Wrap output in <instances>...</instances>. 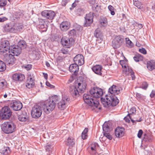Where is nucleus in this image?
<instances>
[{
	"mask_svg": "<svg viewBox=\"0 0 155 155\" xmlns=\"http://www.w3.org/2000/svg\"><path fill=\"white\" fill-rule=\"evenodd\" d=\"M10 107L14 110H19L22 107V104L20 101H14L11 103Z\"/></svg>",
	"mask_w": 155,
	"mask_h": 155,
	"instance_id": "13",
	"label": "nucleus"
},
{
	"mask_svg": "<svg viewBox=\"0 0 155 155\" xmlns=\"http://www.w3.org/2000/svg\"><path fill=\"white\" fill-rule=\"evenodd\" d=\"M10 48V52H12L13 55L17 56L19 54L21 51L22 49L21 47H19L17 45H13L11 46Z\"/></svg>",
	"mask_w": 155,
	"mask_h": 155,
	"instance_id": "15",
	"label": "nucleus"
},
{
	"mask_svg": "<svg viewBox=\"0 0 155 155\" xmlns=\"http://www.w3.org/2000/svg\"><path fill=\"white\" fill-rule=\"evenodd\" d=\"M148 86V84L146 82H143L142 84V88L144 89H146Z\"/></svg>",
	"mask_w": 155,
	"mask_h": 155,
	"instance_id": "55",
	"label": "nucleus"
},
{
	"mask_svg": "<svg viewBox=\"0 0 155 155\" xmlns=\"http://www.w3.org/2000/svg\"><path fill=\"white\" fill-rule=\"evenodd\" d=\"M110 124L108 122H105L103 125V132H108L110 130Z\"/></svg>",
	"mask_w": 155,
	"mask_h": 155,
	"instance_id": "30",
	"label": "nucleus"
},
{
	"mask_svg": "<svg viewBox=\"0 0 155 155\" xmlns=\"http://www.w3.org/2000/svg\"><path fill=\"white\" fill-rule=\"evenodd\" d=\"M74 41L73 38H62L61 42L62 46L67 48H69L74 44Z\"/></svg>",
	"mask_w": 155,
	"mask_h": 155,
	"instance_id": "10",
	"label": "nucleus"
},
{
	"mask_svg": "<svg viewBox=\"0 0 155 155\" xmlns=\"http://www.w3.org/2000/svg\"><path fill=\"white\" fill-rule=\"evenodd\" d=\"M155 67V62L154 61L151 60L147 62V68L150 71H152Z\"/></svg>",
	"mask_w": 155,
	"mask_h": 155,
	"instance_id": "26",
	"label": "nucleus"
},
{
	"mask_svg": "<svg viewBox=\"0 0 155 155\" xmlns=\"http://www.w3.org/2000/svg\"><path fill=\"white\" fill-rule=\"evenodd\" d=\"M29 117L26 112H23L22 114L18 116V119L21 122L28 121Z\"/></svg>",
	"mask_w": 155,
	"mask_h": 155,
	"instance_id": "25",
	"label": "nucleus"
},
{
	"mask_svg": "<svg viewBox=\"0 0 155 155\" xmlns=\"http://www.w3.org/2000/svg\"><path fill=\"white\" fill-rule=\"evenodd\" d=\"M41 107L38 105H35L32 108L31 114L33 117L35 118L40 117L42 114Z\"/></svg>",
	"mask_w": 155,
	"mask_h": 155,
	"instance_id": "7",
	"label": "nucleus"
},
{
	"mask_svg": "<svg viewBox=\"0 0 155 155\" xmlns=\"http://www.w3.org/2000/svg\"><path fill=\"white\" fill-rule=\"evenodd\" d=\"M46 85L50 87L51 88H54L55 86L54 85L51 84L50 83H49L48 81H47L46 82Z\"/></svg>",
	"mask_w": 155,
	"mask_h": 155,
	"instance_id": "61",
	"label": "nucleus"
},
{
	"mask_svg": "<svg viewBox=\"0 0 155 155\" xmlns=\"http://www.w3.org/2000/svg\"><path fill=\"white\" fill-rule=\"evenodd\" d=\"M124 42V38L122 36H117L112 40V46L114 49H117L119 48Z\"/></svg>",
	"mask_w": 155,
	"mask_h": 155,
	"instance_id": "5",
	"label": "nucleus"
},
{
	"mask_svg": "<svg viewBox=\"0 0 155 155\" xmlns=\"http://www.w3.org/2000/svg\"><path fill=\"white\" fill-rule=\"evenodd\" d=\"M129 116L127 115L126 117L124 118V119L126 122L130 123V120H129Z\"/></svg>",
	"mask_w": 155,
	"mask_h": 155,
	"instance_id": "62",
	"label": "nucleus"
},
{
	"mask_svg": "<svg viewBox=\"0 0 155 155\" xmlns=\"http://www.w3.org/2000/svg\"><path fill=\"white\" fill-rule=\"evenodd\" d=\"M32 67V65L31 64H28L25 66V68L28 71L30 70Z\"/></svg>",
	"mask_w": 155,
	"mask_h": 155,
	"instance_id": "56",
	"label": "nucleus"
},
{
	"mask_svg": "<svg viewBox=\"0 0 155 155\" xmlns=\"http://www.w3.org/2000/svg\"><path fill=\"white\" fill-rule=\"evenodd\" d=\"M21 14V12L19 11H18L15 12L13 15L16 18H19Z\"/></svg>",
	"mask_w": 155,
	"mask_h": 155,
	"instance_id": "51",
	"label": "nucleus"
},
{
	"mask_svg": "<svg viewBox=\"0 0 155 155\" xmlns=\"http://www.w3.org/2000/svg\"><path fill=\"white\" fill-rule=\"evenodd\" d=\"M70 0H62L61 2V4L63 6H64Z\"/></svg>",
	"mask_w": 155,
	"mask_h": 155,
	"instance_id": "59",
	"label": "nucleus"
},
{
	"mask_svg": "<svg viewBox=\"0 0 155 155\" xmlns=\"http://www.w3.org/2000/svg\"><path fill=\"white\" fill-rule=\"evenodd\" d=\"M126 43L128 45V47H132L133 46V44L132 41L129 39L128 38H125Z\"/></svg>",
	"mask_w": 155,
	"mask_h": 155,
	"instance_id": "45",
	"label": "nucleus"
},
{
	"mask_svg": "<svg viewBox=\"0 0 155 155\" xmlns=\"http://www.w3.org/2000/svg\"><path fill=\"white\" fill-rule=\"evenodd\" d=\"M38 27L40 29H43V31H46L47 29V26L46 24L41 25H38Z\"/></svg>",
	"mask_w": 155,
	"mask_h": 155,
	"instance_id": "49",
	"label": "nucleus"
},
{
	"mask_svg": "<svg viewBox=\"0 0 155 155\" xmlns=\"http://www.w3.org/2000/svg\"><path fill=\"white\" fill-rule=\"evenodd\" d=\"M150 97L152 98L155 97V91L153 90L150 94Z\"/></svg>",
	"mask_w": 155,
	"mask_h": 155,
	"instance_id": "63",
	"label": "nucleus"
},
{
	"mask_svg": "<svg viewBox=\"0 0 155 155\" xmlns=\"http://www.w3.org/2000/svg\"><path fill=\"white\" fill-rule=\"evenodd\" d=\"M13 28V26L11 23L6 24L4 27V30L6 32H12Z\"/></svg>",
	"mask_w": 155,
	"mask_h": 155,
	"instance_id": "29",
	"label": "nucleus"
},
{
	"mask_svg": "<svg viewBox=\"0 0 155 155\" xmlns=\"http://www.w3.org/2000/svg\"><path fill=\"white\" fill-rule=\"evenodd\" d=\"M9 41L7 40H4L1 42L0 45L2 46L6 47V48H9L10 47Z\"/></svg>",
	"mask_w": 155,
	"mask_h": 155,
	"instance_id": "36",
	"label": "nucleus"
},
{
	"mask_svg": "<svg viewBox=\"0 0 155 155\" xmlns=\"http://www.w3.org/2000/svg\"><path fill=\"white\" fill-rule=\"evenodd\" d=\"M75 86L79 92L82 93H84L86 90L87 84L85 81H81L80 82H78V85H76Z\"/></svg>",
	"mask_w": 155,
	"mask_h": 155,
	"instance_id": "16",
	"label": "nucleus"
},
{
	"mask_svg": "<svg viewBox=\"0 0 155 155\" xmlns=\"http://www.w3.org/2000/svg\"><path fill=\"white\" fill-rule=\"evenodd\" d=\"M68 48H62L60 52L64 54H67L69 53V50L68 49Z\"/></svg>",
	"mask_w": 155,
	"mask_h": 155,
	"instance_id": "47",
	"label": "nucleus"
},
{
	"mask_svg": "<svg viewBox=\"0 0 155 155\" xmlns=\"http://www.w3.org/2000/svg\"><path fill=\"white\" fill-rule=\"evenodd\" d=\"M100 25L101 27H103L105 28L107 25V18L105 17H103L101 18L100 21Z\"/></svg>",
	"mask_w": 155,
	"mask_h": 155,
	"instance_id": "31",
	"label": "nucleus"
},
{
	"mask_svg": "<svg viewBox=\"0 0 155 155\" xmlns=\"http://www.w3.org/2000/svg\"><path fill=\"white\" fill-rule=\"evenodd\" d=\"M90 93L93 97L99 98L103 94L102 90L97 87H94L90 91Z\"/></svg>",
	"mask_w": 155,
	"mask_h": 155,
	"instance_id": "8",
	"label": "nucleus"
},
{
	"mask_svg": "<svg viewBox=\"0 0 155 155\" xmlns=\"http://www.w3.org/2000/svg\"><path fill=\"white\" fill-rule=\"evenodd\" d=\"M74 64L78 65L81 66L84 63V58L83 56L81 54L76 55L74 58Z\"/></svg>",
	"mask_w": 155,
	"mask_h": 155,
	"instance_id": "14",
	"label": "nucleus"
},
{
	"mask_svg": "<svg viewBox=\"0 0 155 155\" xmlns=\"http://www.w3.org/2000/svg\"><path fill=\"white\" fill-rule=\"evenodd\" d=\"M58 97L57 95H54L52 96L49 100L51 101L52 102L54 103L56 105V104L57 103V102L58 100Z\"/></svg>",
	"mask_w": 155,
	"mask_h": 155,
	"instance_id": "37",
	"label": "nucleus"
},
{
	"mask_svg": "<svg viewBox=\"0 0 155 155\" xmlns=\"http://www.w3.org/2000/svg\"><path fill=\"white\" fill-rule=\"evenodd\" d=\"M134 59L136 62L142 61L143 60V57L139 54H137L134 57Z\"/></svg>",
	"mask_w": 155,
	"mask_h": 155,
	"instance_id": "34",
	"label": "nucleus"
},
{
	"mask_svg": "<svg viewBox=\"0 0 155 155\" xmlns=\"http://www.w3.org/2000/svg\"><path fill=\"white\" fill-rule=\"evenodd\" d=\"M136 112V108L134 107H133L130 109L129 112V113L128 114V115L129 116L134 115L135 114Z\"/></svg>",
	"mask_w": 155,
	"mask_h": 155,
	"instance_id": "42",
	"label": "nucleus"
},
{
	"mask_svg": "<svg viewBox=\"0 0 155 155\" xmlns=\"http://www.w3.org/2000/svg\"><path fill=\"white\" fill-rule=\"evenodd\" d=\"M69 100L70 99L67 96L62 97L61 100L58 103V108L61 110H64Z\"/></svg>",
	"mask_w": 155,
	"mask_h": 155,
	"instance_id": "12",
	"label": "nucleus"
},
{
	"mask_svg": "<svg viewBox=\"0 0 155 155\" xmlns=\"http://www.w3.org/2000/svg\"><path fill=\"white\" fill-rule=\"evenodd\" d=\"M101 35V32L100 29L99 28L96 29L94 33V36L96 38H100Z\"/></svg>",
	"mask_w": 155,
	"mask_h": 155,
	"instance_id": "40",
	"label": "nucleus"
},
{
	"mask_svg": "<svg viewBox=\"0 0 155 155\" xmlns=\"http://www.w3.org/2000/svg\"><path fill=\"white\" fill-rule=\"evenodd\" d=\"M143 140L145 141H148L150 142L153 140L152 137L150 135H147L146 134L144 135Z\"/></svg>",
	"mask_w": 155,
	"mask_h": 155,
	"instance_id": "35",
	"label": "nucleus"
},
{
	"mask_svg": "<svg viewBox=\"0 0 155 155\" xmlns=\"http://www.w3.org/2000/svg\"><path fill=\"white\" fill-rule=\"evenodd\" d=\"M12 79L15 81H22L25 78V75L20 73L14 74L12 76Z\"/></svg>",
	"mask_w": 155,
	"mask_h": 155,
	"instance_id": "20",
	"label": "nucleus"
},
{
	"mask_svg": "<svg viewBox=\"0 0 155 155\" xmlns=\"http://www.w3.org/2000/svg\"><path fill=\"white\" fill-rule=\"evenodd\" d=\"M85 18H88L89 19H93V17L92 15H91V14H88L87 15H86V16L85 17Z\"/></svg>",
	"mask_w": 155,
	"mask_h": 155,
	"instance_id": "64",
	"label": "nucleus"
},
{
	"mask_svg": "<svg viewBox=\"0 0 155 155\" xmlns=\"http://www.w3.org/2000/svg\"><path fill=\"white\" fill-rule=\"evenodd\" d=\"M117 86L113 85L109 89L108 92L110 93L109 95H107L105 98H101V102L104 107H108L110 106H115L119 103V101L115 95L120 93Z\"/></svg>",
	"mask_w": 155,
	"mask_h": 155,
	"instance_id": "1",
	"label": "nucleus"
},
{
	"mask_svg": "<svg viewBox=\"0 0 155 155\" xmlns=\"http://www.w3.org/2000/svg\"><path fill=\"white\" fill-rule=\"evenodd\" d=\"M68 35L69 36L71 37V38H73L76 35V32L75 29H73L70 31Z\"/></svg>",
	"mask_w": 155,
	"mask_h": 155,
	"instance_id": "43",
	"label": "nucleus"
},
{
	"mask_svg": "<svg viewBox=\"0 0 155 155\" xmlns=\"http://www.w3.org/2000/svg\"><path fill=\"white\" fill-rule=\"evenodd\" d=\"M133 70L131 68L128 66L127 67L126 66H124V68L123 69V73L126 75H129L131 73H133Z\"/></svg>",
	"mask_w": 155,
	"mask_h": 155,
	"instance_id": "28",
	"label": "nucleus"
},
{
	"mask_svg": "<svg viewBox=\"0 0 155 155\" xmlns=\"http://www.w3.org/2000/svg\"><path fill=\"white\" fill-rule=\"evenodd\" d=\"M7 3L6 0H0V7H3L5 6Z\"/></svg>",
	"mask_w": 155,
	"mask_h": 155,
	"instance_id": "50",
	"label": "nucleus"
},
{
	"mask_svg": "<svg viewBox=\"0 0 155 155\" xmlns=\"http://www.w3.org/2000/svg\"><path fill=\"white\" fill-rule=\"evenodd\" d=\"M136 96L137 100H140L142 98V95L139 93H136Z\"/></svg>",
	"mask_w": 155,
	"mask_h": 155,
	"instance_id": "60",
	"label": "nucleus"
},
{
	"mask_svg": "<svg viewBox=\"0 0 155 155\" xmlns=\"http://www.w3.org/2000/svg\"><path fill=\"white\" fill-rule=\"evenodd\" d=\"M2 153L5 155H8L10 153V148L8 147H4L2 150Z\"/></svg>",
	"mask_w": 155,
	"mask_h": 155,
	"instance_id": "39",
	"label": "nucleus"
},
{
	"mask_svg": "<svg viewBox=\"0 0 155 155\" xmlns=\"http://www.w3.org/2000/svg\"><path fill=\"white\" fill-rule=\"evenodd\" d=\"M60 28L63 31H66L70 28V24L67 21L63 22L60 25Z\"/></svg>",
	"mask_w": 155,
	"mask_h": 155,
	"instance_id": "27",
	"label": "nucleus"
},
{
	"mask_svg": "<svg viewBox=\"0 0 155 155\" xmlns=\"http://www.w3.org/2000/svg\"><path fill=\"white\" fill-rule=\"evenodd\" d=\"M69 70L71 72H73L74 74L76 76L79 70L78 65L74 63L72 64L69 66Z\"/></svg>",
	"mask_w": 155,
	"mask_h": 155,
	"instance_id": "21",
	"label": "nucleus"
},
{
	"mask_svg": "<svg viewBox=\"0 0 155 155\" xmlns=\"http://www.w3.org/2000/svg\"><path fill=\"white\" fill-rule=\"evenodd\" d=\"M12 115V112L9 107H3L0 111V120H6L9 119Z\"/></svg>",
	"mask_w": 155,
	"mask_h": 155,
	"instance_id": "4",
	"label": "nucleus"
},
{
	"mask_svg": "<svg viewBox=\"0 0 155 155\" xmlns=\"http://www.w3.org/2000/svg\"><path fill=\"white\" fill-rule=\"evenodd\" d=\"M55 107V103L52 102L49 100L45 101L42 106L44 111L47 114L52 111Z\"/></svg>",
	"mask_w": 155,
	"mask_h": 155,
	"instance_id": "6",
	"label": "nucleus"
},
{
	"mask_svg": "<svg viewBox=\"0 0 155 155\" xmlns=\"http://www.w3.org/2000/svg\"><path fill=\"white\" fill-rule=\"evenodd\" d=\"M25 44V42L24 41H21L18 43L19 47H21V48L23 47Z\"/></svg>",
	"mask_w": 155,
	"mask_h": 155,
	"instance_id": "53",
	"label": "nucleus"
},
{
	"mask_svg": "<svg viewBox=\"0 0 155 155\" xmlns=\"http://www.w3.org/2000/svg\"><path fill=\"white\" fill-rule=\"evenodd\" d=\"M85 21L84 24V27H87L90 26L93 22V19L85 18Z\"/></svg>",
	"mask_w": 155,
	"mask_h": 155,
	"instance_id": "33",
	"label": "nucleus"
},
{
	"mask_svg": "<svg viewBox=\"0 0 155 155\" xmlns=\"http://www.w3.org/2000/svg\"><path fill=\"white\" fill-rule=\"evenodd\" d=\"M69 92L73 97H76L79 95V92L76 86H72L69 87Z\"/></svg>",
	"mask_w": 155,
	"mask_h": 155,
	"instance_id": "17",
	"label": "nucleus"
},
{
	"mask_svg": "<svg viewBox=\"0 0 155 155\" xmlns=\"http://www.w3.org/2000/svg\"><path fill=\"white\" fill-rule=\"evenodd\" d=\"M108 8L111 14L113 15L115 14V12L114 11V8L111 5H109L108 6Z\"/></svg>",
	"mask_w": 155,
	"mask_h": 155,
	"instance_id": "48",
	"label": "nucleus"
},
{
	"mask_svg": "<svg viewBox=\"0 0 155 155\" xmlns=\"http://www.w3.org/2000/svg\"><path fill=\"white\" fill-rule=\"evenodd\" d=\"M8 51V53H10V48H6L0 45V54H6V52Z\"/></svg>",
	"mask_w": 155,
	"mask_h": 155,
	"instance_id": "32",
	"label": "nucleus"
},
{
	"mask_svg": "<svg viewBox=\"0 0 155 155\" xmlns=\"http://www.w3.org/2000/svg\"><path fill=\"white\" fill-rule=\"evenodd\" d=\"M125 129L123 127H117L115 131V134L116 137L118 138L122 137L124 134Z\"/></svg>",
	"mask_w": 155,
	"mask_h": 155,
	"instance_id": "19",
	"label": "nucleus"
},
{
	"mask_svg": "<svg viewBox=\"0 0 155 155\" xmlns=\"http://www.w3.org/2000/svg\"><path fill=\"white\" fill-rule=\"evenodd\" d=\"M45 23L44 20L40 18L38 19V25H41L44 24H45Z\"/></svg>",
	"mask_w": 155,
	"mask_h": 155,
	"instance_id": "52",
	"label": "nucleus"
},
{
	"mask_svg": "<svg viewBox=\"0 0 155 155\" xmlns=\"http://www.w3.org/2000/svg\"><path fill=\"white\" fill-rule=\"evenodd\" d=\"M107 132H103V135L104 137L107 138L110 140H111L112 139V136L110 135V133H107Z\"/></svg>",
	"mask_w": 155,
	"mask_h": 155,
	"instance_id": "46",
	"label": "nucleus"
},
{
	"mask_svg": "<svg viewBox=\"0 0 155 155\" xmlns=\"http://www.w3.org/2000/svg\"><path fill=\"white\" fill-rule=\"evenodd\" d=\"M6 69L5 64L2 61L0 60V72L4 71Z\"/></svg>",
	"mask_w": 155,
	"mask_h": 155,
	"instance_id": "38",
	"label": "nucleus"
},
{
	"mask_svg": "<svg viewBox=\"0 0 155 155\" xmlns=\"http://www.w3.org/2000/svg\"><path fill=\"white\" fill-rule=\"evenodd\" d=\"M102 68L103 67L101 65L97 64L93 66L92 69L95 73L99 75H101Z\"/></svg>",
	"mask_w": 155,
	"mask_h": 155,
	"instance_id": "18",
	"label": "nucleus"
},
{
	"mask_svg": "<svg viewBox=\"0 0 155 155\" xmlns=\"http://www.w3.org/2000/svg\"><path fill=\"white\" fill-rule=\"evenodd\" d=\"M151 12L155 14V5L153 4L152 5Z\"/></svg>",
	"mask_w": 155,
	"mask_h": 155,
	"instance_id": "58",
	"label": "nucleus"
},
{
	"mask_svg": "<svg viewBox=\"0 0 155 155\" xmlns=\"http://www.w3.org/2000/svg\"><path fill=\"white\" fill-rule=\"evenodd\" d=\"M3 55V60L7 65H12L15 63V59L13 55L10 53H6Z\"/></svg>",
	"mask_w": 155,
	"mask_h": 155,
	"instance_id": "9",
	"label": "nucleus"
},
{
	"mask_svg": "<svg viewBox=\"0 0 155 155\" xmlns=\"http://www.w3.org/2000/svg\"><path fill=\"white\" fill-rule=\"evenodd\" d=\"M27 82L26 84V86L28 88H32L35 85L34 79L31 77V76L28 77Z\"/></svg>",
	"mask_w": 155,
	"mask_h": 155,
	"instance_id": "22",
	"label": "nucleus"
},
{
	"mask_svg": "<svg viewBox=\"0 0 155 155\" xmlns=\"http://www.w3.org/2000/svg\"><path fill=\"white\" fill-rule=\"evenodd\" d=\"M134 4L138 8L141 9L143 7V5L139 1H134Z\"/></svg>",
	"mask_w": 155,
	"mask_h": 155,
	"instance_id": "41",
	"label": "nucleus"
},
{
	"mask_svg": "<svg viewBox=\"0 0 155 155\" xmlns=\"http://www.w3.org/2000/svg\"><path fill=\"white\" fill-rule=\"evenodd\" d=\"M41 15L44 18L49 20H52L55 16V13L51 10H44L41 13Z\"/></svg>",
	"mask_w": 155,
	"mask_h": 155,
	"instance_id": "11",
	"label": "nucleus"
},
{
	"mask_svg": "<svg viewBox=\"0 0 155 155\" xmlns=\"http://www.w3.org/2000/svg\"><path fill=\"white\" fill-rule=\"evenodd\" d=\"M139 51L140 52L143 54H147V51L144 48H140Z\"/></svg>",
	"mask_w": 155,
	"mask_h": 155,
	"instance_id": "54",
	"label": "nucleus"
},
{
	"mask_svg": "<svg viewBox=\"0 0 155 155\" xmlns=\"http://www.w3.org/2000/svg\"><path fill=\"white\" fill-rule=\"evenodd\" d=\"M92 96L87 94H84L83 98L84 102L89 106L91 107L92 110L98 108L99 110H101V107H98L99 102L97 99H93Z\"/></svg>",
	"mask_w": 155,
	"mask_h": 155,
	"instance_id": "2",
	"label": "nucleus"
},
{
	"mask_svg": "<svg viewBox=\"0 0 155 155\" xmlns=\"http://www.w3.org/2000/svg\"><path fill=\"white\" fill-rule=\"evenodd\" d=\"M75 139L72 137H69L65 141V144L69 147H72L75 144Z\"/></svg>",
	"mask_w": 155,
	"mask_h": 155,
	"instance_id": "23",
	"label": "nucleus"
},
{
	"mask_svg": "<svg viewBox=\"0 0 155 155\" xmlns=\"http://www.w3.org/2000/svg\"><path fill=\"white\" fill-rule=\"evenodd\" d=\"M143 131L142 130H140L138 132L137 137L139 138H140L143 134Z\"/></svg>",
	"mask_w": 155,
	"mask_h": 155,
	"instance_id": "57",
	"label": "nucleus"
},
{
	"mask_svg": "<svg viewBox=\"0 0 155 155\" xmlns=\"http://www.w3.org/2000/svg\"><path fill=\"white\" fill-rule=\"evenodd\" d=\"M6 82L5 80L0 81V88L3 89L6 87Z\"/></svg>",
	"mask_w": 155,
	"mask_h": 155,
	"instance_id": "44",
	"label": "nucleus"
},
{
	"mask_svg": "<svg viewBox=\"0 0 155 155\" xmlns=\"http://www.w3.org/2000/svg\"><path fill=\"white\" fill-rule=\"evenodd\" d=\"M2 126V130L5 134L12 133L16 130V125L13 121L5 122Z\"/></svg>",
	"mask_w": 155,
	"mask_h": 155,
	"instance_id": "3",
	"label": "nucleus"
},
{
	"mask_svg": "<svg viewBox=\"0 0 155 155\" xmlns=\"http://www.w3.org/2000/svg\"><path fill=\"white\" fill-rule=\"evenodd\" d=\"M54 144L53 142H49L47 143L45 147L46 152L49 153H51L53 150Z\"/></svg>",
	"mask_w": 155,
	"mask_h": 155,
	"instance_id": "24",
	"label": "nucleus"
}]
</instances>
